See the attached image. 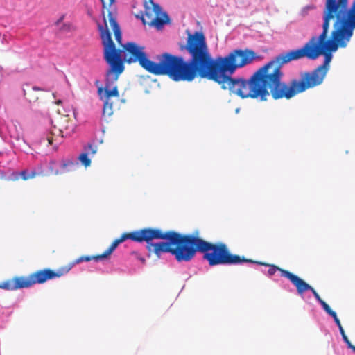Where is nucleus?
Returning <instances> with one entry per match:
<instances>
[{
    "label": "nucleus",
    "instance_id": "obj_22",
    "mask_svg": "<svg viewBox=\"0 0 355 355\" xmlns=\"http://www.w3.org/2000/svg\"><path fill=\"white\" fill-rule=\"evenodd\" d=\"M331 315V317H333V318H334V321H335L336 324H337V326H338V327H340V326H342V325H341V323H340V320L338 318V317H337V315H336V312H334V313H333V315Z\"/></svg>",
    "mask_w": 355,
    "mask_h": 355
},
{
    "label": "nucleus",
    "instance_id": "obj_7",
    "mask_svg": "<svg viewBox=\"0 0 355 355\" xmlns=\"http://www.w3.org/2000/svg\"><path fill=\"white\" fill-rule=\"evenodd\" d=\"M324 9L354 32L355 0H326Z\"/></svg>",
    "mask_w": 355,
    "mask_h": 355
},
{
    "label": "nucleus",
    "instance_id": "obj_16",
    "mask_svg": "<svg viewBox=\"0 0 355 355\" xmlns=\"http://www.w3.org/2000/svg\"><path fill=\"white\" fill-rule=\"evenodd\" d=\"M20 178H21L23 180H28L29 179H33L35 178L37 175V173L35 171H32L31 172L28 171L27 170H23L19 173Z\"/></svg>",
    "mask_w": 355,
    "mask_h": 355
},
{
    "label": "nucleus",
    "instance_id": "obj_32",
    "mask_svg": "<svg viewBox=\"0 0 355 355\" xmlns=\"http://www.w3.org/2000/svg\"><path fill=\"white\" fill-rule=\"evenodd\" d=\"M60 103H61V101H60V100L57 102L58 104H60Z\"/></svg>",
    "mask_w": 355,
    "mask_h": 355
},
{
    "label": "nucleus",
    "instance_id": "obj_6",
    "mask_svg": "<svg viewBox=\"0 0 355 355\" xmlns=\"http://www.w3.org/2000/svg\"><path fill=\"white\" fill-rule=\"evenodd\" d=\"M71 269V266H66L57 271L50 268L37 270L27 277H15L11 279L0 283V288L14 291L24 288H29L36 284H43L47 280L53 279L67 274Z\"/></svg>",
    "mask_w": 355,
    "mask_h": 355
},
{
    "label": "nucleus",
    "instance_id": "obj_12",
    "mask_svg": "<svg viewBox=\"0 0 355 355\" xmlns=\"http://www.w3.org/2000/svg\"><path fill=\"white\" fill-rule=\"evenodd\" d=\"M108 20L110 26L112 27L115 39L117 41L118 43L121 44V28L116 21V17L113 15V13L111 11H108Z\"/></svg>",
    "mask_w": 355,
    "mask_h": 355
},
{
    "label": "nucleus",
    "instance_id": "obj_21",
    "mask_svg": "<svg viewBox=\"0 0 355 355\" xmlns=\"http://www.w3.org/2000/svg\"><path fill=\"white\" fill-rule=\"evenodd\" d=\"M87 154L88 153H91L92 155L95 154L96 153V147L94 146L92 144H89L88 146H87Z\"/></svg>",
    "mask_w": 355,
    "mask_h": 355
},
{
    "label": "nucleus",
    "instance_id": "obj_11",
    "mask_svg": "<svg viewBox=\"0 0 355 355\" xmlns=\"http://www.w3.org/2000/svg\"><path fill=\"white\" fill-rule=\"evenodd\" d=\"M51 166L50 167V170L52 174L58 175L60 173H64L73 171L76 170V168L78 166V163L76 162H73L70 159L63 160L61 164V169L59 171L57 169H53V165L55 164V162H51Z\"/></svg>",
    "mask_w": 355,
    "mask_h": 355
},
{
    "label": "nucleus",
    "instance_id": "obj_18",
    "mask_svg": "<svg viewBox=\"0 0 355 355\" xmlns=\"http://www.w3.org/2000/svg\"><path fill=\"white\" fill-rule=\"evenodd\" d=\"M2 179H5L6 180H8V181H18L20 178V175H19V173H17V172H12L10 177L6 178V177L4 176H2L1 177Z\"/></svg>",
    "mask_w": 355,
    "mask_h": 355
},
{
    "label": "nucleus",
    "instance_id": "obj_24",
    "mask_svg": "<svg viewBox=\"0 0 355 355\" xmlns=\"http://www.w3.org/2000/svg\"><path fill=\"white\" fill-rule=\"evenodd\" d=\"M345 342L349 349H352V347L354 346L348 338H347V340H345Z\"/></svg>",
    "mask_w": 355,
    "mask_h": 355
},
{
    "label": "nucleus",
    "instance_id": "obj_31",
    "mask_svg": "<svg viewBox=\"0 0 355 355\" xmlns=\"http://www.w3.org/2000/svg\"><path fill=\"white\" fill-rule=\"evenodd\" d=\"M352 349L354 352H355V345H354V346L352 347V349Z\"/></svg>",
    "mask_w": 355,
    "mask_h": 355
},
{
    "label": "nucleus",
    "instance_id": "obj_14",
    "mask_svg": "<svg viewBox=\"0 0 355 355\" xmlns=\"http://www.w3.org/2000/svg\"><path fill=\"white\" fill-rule=\"evenodd\" d=\"M64 15H62L55 22V25L59 26V30L62 32H70L74 30L73 26L71 23H62Z\"/></svg>",
    "mask_w": 355,
    "mask_h": 355
},
{
    "label": "nucleus",
    "instance_id": "obj_17",
    "mask_svg": "<svg viewBox=\"0 0 355 355\" xmlns=\"http://www.w3.org/2000/svg\"><path fill=\"white\" fill-rule=\"evenodd\" d=\"M78 159L81 162L83 165H84L85 167L89 166L91 164V160L88 157L87 153H81L79 155Z\"/></svg>",
    "mask_w": 355,
    "mask_h": 355
},
{
    "label": "nucleus",
    "instance_id": "obj_4",
    "mask_svg": "<svg viewBox=\"0 0 355 355\" xmlns=\"http://www.w3.org/2000/svg\"><path fill=\"white\" fill-rule=\"evenodd\" d=\"M165 249L178 262L191 261L198 252L203 253V259L208 261L210 266L253 262L243 256L232 254L225 243H213L202 239L198 230L187 234L169 230L168 245Z\"/></svg>",
    "mask_w": 355,
    "mask_h": 355
},
{
    "label": "nucleus",
    "instance_id": "obj_23",
    "mask_svg": "<svg viewBox=\"0 0 355 355\" xmlns=\"http://www.w3.org/2000/svg\"><path fill=\"white\" fill-rule=\"evenodd\" d=\"M345 342L349 349H352V347L354 346L348 338H347V340H345Z\"/></svg>",
    "mask_w": 355,
    "mask_h": 355
},
{
    "label": "nucleus",
    "instance_id": "obj_33",
    "mask_svg": "<svg viewBox=\"0 0 355 355\" xmlns=\"http://www.w3.org/2000/svg\"><path fill=\"white\" fill-rule=\"evenodd\" d=\"M52 135H55V132H52Z\"/></svg>",
    "mask_w": 355,
    "mask_h": 355
},
{
    "label": "nucleus",
    "instance_id": "obj_19",
    "mask_svg": "<svg viewBox=\"0 0 355 355\" xmlns=\"http://www.w3.org/2000/svg\"><path fill=\"white\" fill-rule=\"evenodd\" d=\"M320 304L322 305V308L324 309V310L330 315H333V313L335 312L334 311H333L330 306L323 300H322L320 302Z\"/></svg>",
    "mask_w": 355,
    "mask_h": 355
},
{
    "label": "nucleus",
    "instance_id": "obj_2",
    "mask_svg": "<svg viewBox=\"0 0 355 355\" xmlns=\"http://www.w3.org/2000/svg\"><path fill=\"white\" fill-rule=\"evenodd\" d=\"M104 25L98 24L100 36L103 45L104 59L110 67L107 72L104 87L98 89L100 99L104 101L103 116L109 117L113 114V102L112 97L119 98L116 85L113 86L121 73L124 70L122 58L128 63L139 64L148 72L159 76L167 75L174 81H184L186 61L182 57L164 53L157 57L159 62H155L148 58L144 52V47L134 42H128L122 51L116 49L108 29L105 12L103 10Z\"/></svg>",
    "mask_w": 355,
    "mask_h": 355
},
{
    "label": "nucleus",
    "instance_id": "obj_13",
    "mask_svg": "<svg viewBox=\"0 0 355 355\" xmlns=\"http://www.w3.org/2000/svg\"><path fill=\"white\" fill-rule=\"evenodd\" d=\"M37 91H44V89L37 87H33L28 89H24V96L30 103H35L39 100V96L36 94Z\"/></svg>",
    "mask_w": 355,
    "mask_h": 355
},
{
    "label": "nucleus",
    "instance_id": "obj_27",
    "mask_svg": "<svg viewBox=\"0 0 355 355\" xmlns=\"http://www.w3.org/2000/svg\"><path fill=\"white\" fill-rule=\"evenodd\" d=\"M338 328H339V331H340V334H341L342 336H344V335L345 334V331H344V329H343V327H342V326H340V327H338Z\"/></svg>",
    "mask_w": 355,
    "mask_h": 355
},
{
    "label": "nucleus",
    "instance_id": "obj_26",
    "mask_svg": "<svg viewBox=\"0 0 355 355\" xmlns=\"http://www.w3.org/2000/svg\"><path fill=\"white\" fill-rule=\"evenodd\" d=\"M47 140H48V142L50 145H52L53 144V137H49L47 138Z\"/></svg>",
    "mask_w": 355,
    "mask_h": 355
},
{
    "label": "nucleus",
    "instance_id": "obj_30",
    "mask_svg": "<svg viewBox=\"0 0 355 355\" xmlns=\"http://www.w3.org/2000/svg\"><path fill=\"white\" fill-rule=\"evenodd\" d=\"M342 337H343V339L344 341L347 340V338H348L347 336H346V334H345L344 336H342Z\"/></svg>",
    "mask_w": 355,
    "mask_h": 355
},
{
    "label": "nucleus",
    "instance_id": "obj_15",
    "mask_svg": "<svg viewBox=\"0 0 355 355\" xmlns=\"http://www.w3.org/2000/svg\"><path fill=\"white\" fill-rule=\"evenodd\" d=\"M102 259H103V257H101V254H98L96 256H82V257H79L78 259H77L74 261V263H79L83 261H89L91 260L98 261Z\"/></svg>",
    "mask_w": 355,
    "mask_h": 355
},
{
    "label": "nucleus",
    "instance_id": "obj_9",
    "mask_svg": "<svg viewBox=\"0 0 355 355\" xmlns=\"http://www.w3.org/2000/svg\"><path fill=\"white\" fill-rule=\"evenodd\" d=\"M252 263H258V264H260V265H263V266H269V269L268 270V275L269 276H272L273 275H275V273L277 272V271H279L280 273H281V276L285 277V278H287L288 279H289L291 281V282L293 284L294 282H295V279H297V276L293 274L292 272H289L288 270H284V269H282L278 266H276L275 265H269V264H267V263H261V262H257V261H254Z\"/></svg>",
    "mask_w": 355,
    "mask_h": 355
},
{
    "label": "nucleus",
    "instance_id": "obj_1",
    "mask_svg": "<svg viewBox=\"0 0 355 355\" xmlns=\"http://www.w3.org/2000/svg\"><path fill=\"white\" fill-rule=\"evenodd\" d=\"M187 32V43L180 47L191 57L186 61L184 81H193L199 76L217 83L222 89H228L241 98H260L261 101H266L270 94L275 100L282 98V53L260 67L248 80L234 78L232 76L238 69L259 58L254 51L235 49L225 56L213 60L204 33Z\"/></svg>",
    "mask_w": 355,
    "mask_h": 355
},
{
    "label": "nucleus",
    "instance_id": "obj_28",
    "mask_svg": "<svg viewBox=\"0 0 355 355\" xmlns=\"http://www.w3.org/2000/svg\"><path fill=\"white\" fill-rule=\"evenodd\" d=\"M58 132H59V134H60V135H61V137H63V135H62L63 130H62V129L60 128V126H59Z\"/></svg>",
    "mask_w": 355,
    "mask_h": 355
},
{
    "label": "nucleus",
    "instance_id": "obj_25",
    "mask_svg": "<svg viewBox=\"0 0 355 355\" xmlns=\"http://www.w3.org/2000/svg\"><path fill=\"white\" fill-rule=\"evenodd\" d=\"M345 342L349 349H352V347L354 346L348 338H347V340H345Z\"/></svg>",
    "mask_w": 355,
    "mask_h": 355
},
{
    "label": "nucleus",
    "instance_id": "obj_5",
    "mask_svg": "<svg viewBox=\"0 0 355 355\" xmlns=\"http://www.w3.org/2000/svg\"><path fill=\"white\" fill-rule=\"evenodd\" d=\"M168 231L164 232L159 228L146 227L131 232H125L112 243L110 246L101 254V257L107 258L120 243L130 239L137 243L146 242L148 256L153 253L159 258L162 253L167 252L165 248L166 245H168Z\"/></svg>",
    "mask_w": 355,
    "mask_h": 355
},
{
    "label": "nucleus",
    "instance_id": "obj_3",
    "mask_svg": "<svg viewBox=\"0 0 355 355\" xmlns=\"http://www.w3.org/2000/svg\"><path fill=\"white\" fill-rule=\"evenodd\" d=\"M322 32L312 36L300 49L282 53L283 65L303 58L316 60L324 56L323 64L312 71L300 73V78H293L286 83L282 81V98L290 99L298 94L321 85L329 69L332 53L339 48H345L351 40L354 32L339 20L323 9Z\"/></svg>",
    "mask_w": 355,
    "mask_h": 355
},
{
    "label": "nucleus",
    "instance_id": "obj_10",
    "mask_svg": "<svg viewBox=\"0 0 355 355\" xmlns=\"http://www.w3.org/2000/svg\"><path fill=\"white\" fill-rule=\"evenodd\" d=\"M295 282L293 285L296 287L297 293L300 295H303L305 291H311L313 294L315 298L320 302L322 300V298L317 293V291L311 286L309 284L305 282L302 279L300 278L298 276L297 279H295Z\"/></svg>",
    "mask_w": 355,
    "mask_h": 355
},
{
    "label": "nucleus",
    "instance_id": "obj_20",
    "mask_svg": "<svg viewBox=\"0 0 355 355\" xmlns=\"http://www.w3.org/2000/svg\"><path fill=\"white\" fill-rule=\"evenodd\" d=\"M101 1L103 4V9L107 8V12L110 11L108 8L112 5V3L114 2V0H101Z\"/></svg>",
    "mask_w": 355,
    "mask_h": 355
},
{
    "label": "nucleus",
    "instance_id": "obj_8",
    "mask_svg": "<svg viewBox=\"0 0 355 355\" xmlns=\"http://www.w3.org/2000/svg\"><path fill=\"white\" fill-rule=\"evenodd\" d=\"M144 6V14L141 17L144 25L160 29L164 24L169 22L168 15L162 12L160 6L154 3L153 0L146 1Z\"/></svg>",
    "mask_w": 355,
    "mask_h": 355
},
{
    "label": "nucleus",
    "instance_id": "obj_29",
    "mask_svg": "<svg viewBox=\"0 0 355 355\" xmlns=\"http://www.w3.org/2000/svg\"><path fill=\"white\" fill-rule=\"evenodd\" d=\"M139 260H140L143 263H145V261H146L145 259H144V258H143V257H140V258H139Z\"/></svg>",
    "mask_w": 355,
    "mask_h": 355
}]
</instances>
